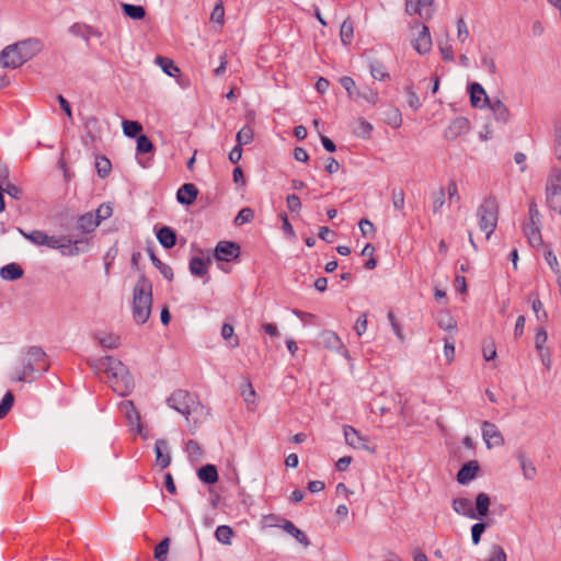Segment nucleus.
Wrapping results in <instances>:
<instances>
[{
	"instance_id": "1",
	"label": "nucleus",
	"mask_w": 561,
	"mask_h": 561,
	"mask_svg": "<svg viewBox=\"0 0 561 561\" xmlns=\"http://www.w3.org/2000/svg\"><path fill=\"white\" fill-rule=\"evenodd\" d=\"M49 368L47 355L38 346H28L18 357L9 378L13 382H33Z\"/></svg>"
},
{
	"instance_id": "2",
	"label": "nucleus",
	"mask_w": 561,
	"mask_h": 561,
	"mask_svg": "<svg viewBox=\"0 0 561 561\" xmlns=\"http://www.w3.org/2000/svg\"><path fill=\"white\" fill-rule=\"evenodd\" d=\"M41 49L42 43L36 38L9 45L0 54V65L4 68L15 69L32 59Z\"/></svg>"
},
{
	"instance_id": "3",
	"label": "nucleus",
	"mask_w": 561,
	"mask_h": 561,
	"mask_svg": "<svg viewBox=\"0 0 561 561\" xmlns=\"http://www.w3.org/2000/svg\"><path fill=\"white\" fill-rule=\"evenodd\" d=\"M152 284L145 276L139 275L133 288V319L137 324H144L151 314Z\"/></svg>"
},
{
	"instance_id": "4",
	"label": "nucleus",
	"mask_w": 561,
	"mask_h": 561,
	"mask_svg": "<svg viewBox=\"0 0 561 561\" xmlns=\"http://www.w3.org/2000/svg\"><path fill=\"white\" fill-rule=\"evenodd\" d=\"M102 367L108 378L111 387L119 396L128 394L134 388V379L127 367L118 359L106 356L102 359Z\"/></svg>"
},
{
	"instance_id": "5",
	"label": "nucleus",
	"mask_w": 561,
	"mask_h": 561,
	"mask_svg": "<svg viewBox=\"0 0 561 561\" xmlns=\"http://www.w3.org/2000/svg\"><path fill=\"white\" fill-rule=\"evenodd\" d=\"M477 218L481 231L490 239L497 226L499 205L494 197H486L477 208Z\"/></svg>"
},
{
	"instance_id": "6",
	"label": "nucleus",
	"mask_w": 561,
	"mask_h": 561,
	"mask_svg": "<svg viewBox=\"0 0 561 561\" xmlns=\"http://www.w3.org/2000/svg\"><path fill=\"white\" fill-rule=\"evenodd\" d=\"M88 240H73L66 236H46L45 247L59 250L64 255L75 256L88 248Z\"/></svg>"
},
{
	"instance_id": "7",
	"label": "nucleus",
	"mask_w": 561,
	"mask_h": 561,
	"mask_svg": "<svg viewBox=\"0 0 561 561\" xmlns=\"http://www.w3.org/2000/svg\"><path fill=\"white\" fill-rule=\"evenodd\" d=\"M546 203L550 209L561 214V169L552 168L546 182Z\"/></svg>"
},
{
	"instance_id": "8",
	"label": "nucleus",
	"mask_w": 561,
	"mask_h": 561,
	"mask_svg": "<svg viewBox=\"0 0 561 561\" xmlns=\"http://www.w3.org/2000/svg\"><path fill=\"white\" fill-rule=\"evenodd\" d=\"M168 405L182 415L188 417V415L198 408L199 403L190 392L185 390H176L168 399Z\"/></svg>"
},
{
	"instance_id": "9",
	"label": "nucleus",
	"mask_w": 561,
	"mask_h": 561,
	"mask_svg": "<svg viewBox=\"0 0 561 561\" xmlns=\"http://www.w3.org/2000/svg\"><path fill=\"white\" fill-rule=\"evenodd\" d=\"M482 438L489 449L504 445V437L497 426L489 421L481 424Z\"/></svg>"
},
{
	"instance_id": "10",
	"label": "nucleus",
	"mask_w": 561,
	"mask_h": 561,
	"mask_svg": "<svg viewBox=\"0 0 561 561\" xmlns=\"http://www.w3.org/2000/svg\"><path fill=\"white\" fill-rule=\"evenodd\" d=\"M320 343L328 350L343 354L348 357L347 350L340 336L332 330H323L320 335Z\"/></svg>"
},
{
	"instance_id": "11",
	"label": "nucleus",
	"mask_w": 561,
	"mask_h": 561,
	"mask_svg": "<svg viewBox=\"0 0 561 561\" xmlns=\"http://www.w3.org/2000/svg\"><path fill=\"white\" fill-rule=\"evenodd\" d=\"M344 438L348 446L356 449H364L370 453H375L374 447H369L368 438L360 435L353 426L345 425L343 427Z\"/></svg>"
},
{
	"instance_id": "12",
	"label": "nucleus",
	"mask_w": 561,
	"mask_h": 561,
	"mask_svg": "<svg viewBox=\"0 0 561 561\" xmlns=\"http://www.w3.org/2000/svg\"><path fill=\"white\" fill-rule=\"evenodd\" d=\"M239 255L240 247L232 241H220L214 250V256L217 261L230 262Z\"/></svg>"
},
{
	"instance_id": "13",
	"label": "nucleus",
	"mask_w": 561,
	"mask_h": 561,
	"mask_svg": "<svg viewBox=\"0 0 561 561\" xmlns=\"http://www.w3.org/2000/svg\"><path fill=\"white\" fill-rule=\"evenodd\" d=\"M470 129V123L465 117H456L453 119L444 130V138L448 141H454L458 137L467 134Z\"/></svg>"
},
{
	"instance_id": "14",
	"label": "nucleus",
	"mask_w": 561,
	"mask_h": 561,
	"mask_svg": "<svg viewBox=\"0 0 561 561\" xmlns=\"http://www.w3.org/2000/svg\"><path fill=\"white\" fill-rule=\"evenodd\" d=\"M408 14H417L420 18L428 20L433 15V0H408L405 3Z\"/></svg>"
},
{
	"instance_id": "15",
	"label": "nucleus",
	"mask_w": 561,
	"mask_h": 561,
	"mask_svg": "<svg viewBox=\"0 0 561 561\" xmlns=\"http://www.w3.org/2000/svg\"><path fill=\"white\" fill-rule=\"evenodd\" d=\"M480 469L479 462L477 460H470L465 463L457 473V482L461 485L468 484L472 481L478 471Z\"/></svg>"
},
{
	"instance_id": "16",
	"label": "nucleus",
	"mask_w": 561,
	"mask_h": 561,
	"mask_svg": "<svg viewBox=\"0 0 561 561\" xmlns=\"http://www.w3.org/2000/svg\"><path fill=\"white\" fill-rule=\"evenodd\" d=\"M541 222H526L523 226V231L533 248L542 245V237L540 232Z\"/></svg>"
},
{
	"instance_id": "17",
	"label": "nucleus",
	"mask_w": 561,
	"mask_h": 561,
	"mask_svg": "<svg viewBox=\"0 0 561 561\" xmlns=\"http://www.w3.org/2000/svg\"><path fill=\"white\" fill-rule=\"evenodd\" d=\"M469 93L470 102L473 107L483 108L490 101L483 87L478 82H473L469 85Z\"/></svg>"
},
{
	"instance_id": "18",
	"label": "nucleus",
	"mask_w": 561,
	"mask_h": 561,
	"mask_svg": "<svg viewBox=\"0 0 561 561\" xmlns=\"http://www.w3.org/2000/svg\"><path fill=\"white\" fill-rule=\"evenodd\" d=\"M198 195V190L193 183L183 184L176 192V201L181 205H192Z\"/></svg>"
},
{
	"instance_id": "19",
	"label": "nucleus",
	"mask_w": 561,
	"mask_h": 561,
	"mask_svg": "<svg viewBox=\"0 0 561 561\" xmlns=\"http://www.w3.org/2000/svg\"><path fill=\"white\" fill-rule=\"evenodd\" d=\"M69 32L89 42L90 37L101 38L102 32L91 25L76 23L70 26Z\"/></svg>"
},
{
	"instance_id": "20",
	"label": "nucleus",
	"mask_w": 561,
	"mask_h": 561,
	"mask_svg": "<svg viewBox=\"0 0 561 561\" xmlns=\"http://www.w3.org/2000/svg\"><path fill=\"white\" fill-rule=\"evenodd\" d=\"M100 226V220L94 217V214L89 211L79 216L77 220V230L81 233H90Z\"/></svg>"
},
{
	"instance_id": "21",
	"label": "nucleus",
	"mask_w": 561,
	"mask_h": 561,
	"mask_svg": "<svg viewBox=\"0 0 561 561\" xmlns=\"http://www.w3.org/2000/svg\"><path fill=\"white\" fill-rule=\"evenodd\" d=\"M493 113L494 118L500 123H507L510 119V111L507 106L500 100H490L486 104Z\"/></svg>"
},
{
	"instance_id": "22",
	"label": "nucleus",
	"mask_w": 561,
	"mask_h": 561,
	"mask_svg": "<svg viewBox=\"0 0 561 561\" xmlns=\"http://www.w3.org/2000/svg\"><path fill=\"white\" fill-rule=\"evenodd\" d=\"M154 453L157 463L161 467V469H165L170 466L171 457L168 451V443L164 439H157L154 444Z\"/></svg>"
},
{
	"instance_id": "23",
	"label": "nucleus",
	"mask_w": 561,
	"mask_h": 561,
	"mask_svg": "<svg viewBox=\"0 0 561 561\" xmlns=\"http://www.w3.org/2000/svg\"><path fill=\"white\" fill-rule=\"evenodd\" d=\"M413 47L419 54H426L430 51L432 47V38L427 26L422 27L419 36L413 43Z\"/></svg>"
},
{
	"instance_id": "24",
	"label": "nucleus",
	"mask_w": 561,
	"mask_h": 561,
	"mask_svg": "<svg viewBox=\"0 0 561 561\" xmlns=\"http://www.w3.org/2000/svg\"><path fill=\"white\" fill-rule=\"evenodd\" d=\"M453 510L462 516H466L470 519L474 518V510L472 507L471 500L467 497H457L453 501Z\"/></svg>"
},
{
	"instance_id": "25",
	"label": "nucleus",
	"mask_w": 561,
	"mask_h": 561,
	"mask_svg": "<svg viewBox=\"0 0 561 561\" xmlns=\"http://www.w3.org/2000/svg\"><path fill=\"white\" fill-rule=\"evenodd\" d=\"M280 527L283 528V530L285 533H287L288 535L294 537L304 547L310 546L311 542H310L308 536L302 530L297 528L293 522L285 519Z\"/></svg>"
},
{
	"instance_id": "26",
	"label": "nucleus",
	"mask_w": 561,
	"mask_h": 561,
	"mask_svg": "<svg viewBox=\"0 0 561 561\" xmlns=\"http://www.w3.org/2000/svg\"><path fill=\"white\" fill-rule=\"evenodd\" d=\"M491 500L486 493H479L476 496V508L474 510V518L473 519H482L488 516L490 511Z\"/></svg>"
},
{
	"instance_id": "27",
	"label": "nucleus",
	"mask_w": 561,
	"mask_h": 561,
	"mask_svg": "<svg viewBox=\"0 0 561 561\" xmlns=\"http://www.w3.org/2000/svg\"><path fill=\"white\" fill-rule=\"evenodd\" d=\"M157 239L165 249H171L176 243V233L170 227H162L157 232Z\"/></svg>"
},
{
	"instance_id": "28",
	"label": "nucleus",
	"mask_w": 561,
	"mask_h": 561,
	"mask_svg": "<svg viewBox=\"0 0 561 561\" xmlns=\"http://www.w3.org/2000/svg\"><path fill=\"white\" fill-rule=\"evenodd\" d=\"M23 275V270L18 263H9L1 267L0 276L4 280H15Z\"/></svg>"
},
{
	"instance_id": "29",
	"label": "nucleus",
	"mask_w": 561,
	"mask_h": 561,
	"mask_svg": "<svg viewBox=\"0 0 561 561\" xmlns=\"http://www.w3.org/2000/svg\"><path fill=\"white\" fill-rule=\"evenodd\" d=\"M197 477L207 484H213L218 480L217 468L214 465H206L198 469Z\"/></svg>"
},
{
	"instance_id": "30",
	"label": "nucleus",
	"mask_w": 561,
	"mask_h": 561,
	"mask_svg": "<svg viewBox=\"0 0 561 561\" xmlns=\"http://www.w3.org/2000/svg\"><path fill=\"white\" fill-rule=\"evenodd\" d=\"M210 263V259L204 261L203 259L195 256L190 261V272L198 277H204L207 275V265Z\"/></svg>"
},
{
	"instance_id": "31",
	"label": "nucleus",
	"mask_w": 561,
	"mask_h": 561,
	"mask_svg": "<svg viewBox=\"0 0 561 561\" xmlns=\"http://www.w3.org/2000/svg\"><path fill=\"white\" fill-rule=\"evenodd\" d=\"M119 410L129 421L130 424L137 423L139 425L140 416L133 403V401H122L119 403Z\"/></svg>"
},
{
	"instance_id": "32",
	"label": "nucleus",
	"mask_w": 561,
	"mask_h": 561,
	"mask_svg": "<svg viewBox=\"0 0 561 561\" xmlns=\"http://www.w3.org/2000/svg\"><path fill=\"white\" fill-rule=\"evenodd\" d=\"M369 71L371 77L376 80L386 81L390 79V75L386 67L378 60H373L369 62Z\"/></svg>"
},
{
	"instance_id": "33",
	"label": "nucleus",
	"mask_w": 561,
	"mask_h": 561,
	"mask_svg": "<svg viewBox=\"0 0 561 561\" xmlns=\"http://www.w3.org/2000/svg\"><path fill=\"white\" fill-rule=\"evenodd\" d=\"M18 231L21 236H23L26 240L32 242L35 245H45L47 233L43 230H33L31 232H26L22 228H18Z\"/></svg>"
},
{
	"instance_id": "34",
	"label": "nucleus",
	"mask_w": 561,
	"mask_h": 561,
	"mask_svg": "<svg viewBox=\"0 0 561 561\" xmlns=\"http://www.w3.org/2000/svg\"><path fill=\"white\" fill-rule=\"evenodd\" d=\"M437 324L440 329L455 333L457 331V323L448 312H442L438 314Z\"/></svg>"
},
{
	"instance_id": "35",
	"label": "nucleus",
	"mask_w": 561,
	"mask_h": 561,
	"mask_svg": "<svg viewBox=\"0 0 561 561\" xmlns=\"http://www.w3.org/2000/svg\"><path fill=\"white\" fill-rule=\"evenodd\" d=\"M157 64L170 77H176L180 73L179 67L170 58L159 56L157 57Z\"/></svg>"
},
{
	"instance_id": "36",
	"label": "nucleus",
	"mask_w": 561,
	"mask_h": 561,
	"mask_svg": "<svg viewBox=\"0 0 561 561\" xmlns=\"http://www.w3.org/2000/svg\"><path fill=\"white\" fill-rule=\"evenodd\" d=\"M122 9L125 15L133 20H142L146 15V11L141 5L122 3Z\"/></svg>"
},
{
	"instance_id": "37",
	"label": "nucleus",
	"mask_w": 561,
	"mask_h": 561,
	"mask_svg": "<svg viewBox=\"0 0 561 561\" xmlns=\"http://www.w3.org/2000/svg\"><path fill=\"white\" fill-rule=\"evenodd\" d=\"M185 451L191 461H199L203 457V451L196 440L190 439L185 445Z\"/></svg>"
},
{
	"instance_id": "38",
	"label": "nucleus",
	"mask_w": 561,
	"mask_h": 561,
	"mask_svg": "<svg viewBox=\"0 0 561 561\" xmlns=\"http://www.w3.org/2000/svg\"><path fill=\"white\" fill-rule=\"evenodd\" d=\"M233 530L230 526H227V525H221V526H218L217 529L215 530V537L216 539L224 543V545H230L231 543V539L233 537Z\"/></svg>"
},
{
	"instance_id": "39",
	"label": "nucleus",
	"mask_w": 561,
	"mask_h": 561,
	"mask_svg": "<svg viewBox=\"0 0 561 561\" xmlns=\"http://www.w3.org/2000/svg\"><path fill=\"white\" fill-rule=\"evenodd\" d=\"M354 27L353 22L347 18L341 25L340 37L344 45H348L353 39Z\"/></svg>"
},
{
	"instance_id": "40",
	"label": "nucleus",
	"mask_w": 561,
	"mask_h": 561,
	"mask_svg": "<svg viewBox=\"0 0 561 561\" xmlns=\"http://www.w3.org/2000/svg\"><path fill=\"white\" fill-rule=\"evenodd\" d=\"M149 256H150L152 264L159 270V272L162 274V276L164 278L171 280L174 276L171 266L162 263L153 252H150Z\"/></svg>"
},
{
	"instance_id": "41",
	"label": "nucleus",
	"mask_w": 561,
	"mask_h": 561,
	"mask_svg": "<svg viewBox=\"0 0 561 561\" xmlns=\"http://www.w3.org/2000/svg\"><path fill=\"white\" fill-rule=\"evenodd\" d=\"M122 127H123L124 135L129 138L136 137L142 130L141 124L136 121L125 119L122 123Z\"/></svg>"
},
{
	"instance_id": "42",
	"label": "nucleus",
	"mask_w": 561,
	"mask_h": 561,
	"mask_svg": "<svg viewBox=\"0 0 561 561\" xmlns=\"http://www.w3.org/2000/svg\"><path fill=\"white\" fill-rule=\"evenodd\" d=\"M404 92L407 94V102L409 104V106L414 111H419L422 106V103L416 94V92L414 91L413 87L411 84H407L404 87Z\"/></svg>"
},
{
	"instance_id": "43",
	"label": "nucleus",
	"mask_w": 561,
	"mask_h": 561,
	"mask_svg": "<svg viewBox=\"0 0 561 561\" xmlns=\"http://www.w3.org/2000/svg\"><path fill=\"white\" fill-rule=\"evenodd\" d=\"M253 136H254V133H253L252 127L249 125L243 126L237 133V136H236L237 142H238L237 145L242 147L243 145L250 144L253 140Z\"/></svg>"
},
{
	"instance_id": "44",
	"label": "nucleus",
	"mask_w": 561,
	"mask_h": 561,
	"mask_svg": "<svg viewBox=\"0 0 561 561\" xmlns=\"http://www.w3.org/2000/svg\"><path fill=\"white\" fill-rule=\"evenodd\" d=\"M234 335V329L231 324L229 323H225L222 327H221V336L224 340L226 341H230V346L231 347H238L240 342H239V339L237 336H233Z\"/></svg>"
},
{
	"instance_id": "45",
	"label": "nucleus",
	"mask_w": 561,
	"mask_h": 561,
	"mask_svg": "<svg viewBox=\"0 0 561 561\" xmlns=\"http://www.w3.org/2000/svg\"><path fill=\"white\" fill-rule=\"evenodd\" d=\"M95 168L100 178H106L111 171V161L104 157H96Z\"/></svg>"
},
{
	"instance_id": "46",
	"label": "nucleus",
	"mask_w": 561,
	"mask_h": 561,
	"mask_svg": "<svg viewBox=\"0 0 561 561\" xmlns=\"http://www.w3.org/2000/svg\"><path fill=\"white\" fill-rule=\"evenodd\" d=\"M359 98L365 100L367 103H369L371 105H375L379 100L378 93L368 87L364 88L363 90H358V92H356V99H359Z\"/></svg>"
},
{
	"instance_id": "47",
	"label": "nucleus",
	"mask_w": 561,
	"mask_h": 561,
	"mask_svg": "<svg viewBox=\"0 0 561 561\" xmlns=\"http://www.w3.org/2000/svg\"><path fill=\"white\" fill-rule=\"evenodd\" d=\"M341 85L345 89L347 92V95L351 100H356V92H358V89L356 88V83L351 77H342L340 79Z\"/></svg>"
},
{
	"instance_id": "48",
	"label": "nucleus",
	"mask_w": 561,
	"mask_h": 561,
	"mask_svg": "<svg viewBox=\"0 0 561 561\" xmlns=\"http://www.w3.org/2000/svg\"><path fill=\"white\" fill-rule=\"evenodd\" d=\"M14 397L11 391H8L0 402V420L3 419L12 409Z\"/></svg>"
},
{
	"instance_id": "49",
	"label": "nucleus",
	"mask_w": 561,
	"mask_h": 561,
	"mask_svg": "<svg viewBox=\"0 0 561 561\" xmlns=\"http://www.w3.org/2000/svg\"><path fill=\"white\" fill-rule=\"evenodd\" d=\"M391 201L394 209L402 210L405 204V195L402 188H393L391 192Z\"/></svg>"
},
{
	"instance_id": "50",
	"label": "nucleus",
	"mask_w": 561,
	"mask_h": 561,
	"mask_svg": "<svg viewBox=\"0 0 561 561\" xmlns=\"http://www.w3.org/2000/svg\"><path fill=\"white\" fill-rule=\"evenodd\" d=\"M253 218H254V211L251 208L245 207V208H242L238 213V215L234 218V224L238 226H241V225L252 221Z\"/></svg>"
},
{
	"instance_id": "51",
	"label": "nucleus",
	"mask_w": 561,
	"mask_h": 561,
	"mask_svg": "<svg viewBox=\"0 0 561 561\" xmlns=\"http://www.w3.org/2000/svg\"><path fill=\"white\" fill-rule=\"evenodd\" d=\"M169 547H170V539L164 538L159 545H157V547L154 549V558L159 561H164L168 556Z\"/></svg>"
},
{
	"instance_id": "52",
	"label": "nucleus",
	"mask_w": 561,
	"mask_h": 561,
	"mask_svg": "<svg viewBox=\"0 0 561 561\" xmlns=\"http://www.w3.org/2000/svg\"><path fill=\"white\" fill-rule=\"evenodd\" d=\"M547 340H548L547 331L543 328H538L536 330V335H535V348H536L537 352H541L543 350H547L545 347V344L547 343Z\"/></svg>"
},
{
	"instance_id": "53",
	"label": "nucleus",
	"mask_w": 561,
	"mask_h": 561,
	"mask_svg": "<svg viewBox=\"0 0 561 561\" xmlns=\"http://www.w3.org/2000/svg\"><path fill=\"white\" fill-rule=\"evenodd\" d=\"M210 21L214 22V23H217L219 25H222L224 24V21H225V9H224V5H222V2L219 1L218 3L215 4L213 11H211V14H210Z\"/></svg>"
},
{
	"instance_id": "54",
	"label": "nucleus",
	"mask_w": 561,
	"mask_h": 561,
	"mask_svg": "<svg viewBox=\"0 0 561 561\" xmlns=\"http://www.w3.org/2000/svg\"><path fill=\"white\" fill-rule=\"evenodd\" d=\"M553 153L556 158L561 161V124L554 126L553 135Z\"/></svg>"
},
{
	"instance_id": "55",
	"label": "nucleus",
	"mask_w": 561,
	"mask_h": 561,
	"mask_svg": "<svg viewBox=\"0 0 561 561\" xmlns=\"http://www.w3.org/2000/svg\"><path fill=\"white\" fill-rule=\"evenodd\" d=\"M371 130H373V125L370 123H368L364 118H359L358 119L357 126H356V129H355V133L358 136H360L363 138H367V137H369Z\"/></svg>"
},
{
	"instance_id": "56",
	"label": "nucleus",
	"mask_w": 561,
	"mask_h": 561,
	"mask_svg": "<svg viewBox=\"0 0 561 561\" xmlns=\"http://www.w3.org/2000/svg\"><path fill=\"white\" fill-rule=\"evenodd\" d=\"M153 145L146 135H140L137 138V151L140 153H148L152 151Z\"/></svg>"
},
{
	"instance_id": "57",
	"label": "nucleus",
	"mask_w": 561,
	"mask_h": 561,
	"mask_svg": "<svg viewBox=\"0 0 561 561\" xmlns=\"http://www.w3.org/2000/svg\"><path fill=\"white\" fill-rule=\"evenodd\" d=\"M531 307L538 321L546 322L548 320V313L545 311L543 305L538 298L533 300Z\"/></svg>"
},
{
	"instance_id": "58",
	"label": "nucleus",
	"mask_w": 561,
	"mask_h": 561,
	"mask_svg": "<svg viewBox=\"0 0 561 561\" xmlns=\"http://www.w3.org/2000/svg\"><path fill=\"white\" fill-rule=\"evenodd\" d=\"M445 190L440 187L436 193L433 195V213L437 214L440 211L442 207L445 204Z\"/></svg>"
},
{
	"instance_id": "59",
	"label": "nucleus",
	"mask_w": 561,
	"mask_h": 561,
	"mask_svg": "<svg viewBox=\"0 0 561 561\" xmlns=\"http://www.w3.org/2000/svg\"><path fill=\"white\" fill-rule=\"evenodd\" d=\"M242 397L244 399V401L247 402L248 407L250 408L251 405H254L255 404V397H256V393H255V390L253 389L251 382H247L244 385V388L242 390Z\"/></svg>"
},
{
	"instance_id": "60",
	"label": "nucleus",
	"mask_w": 561,
	"mask_h": 561,
	"mask_svg": "<svg viewBox=\"0 0 561 561\" xmlns=\"http://www.w3.org/2000/svg\"><path fill=\"white\" fill-rule=\"evenodd\" d=\"M486 528L485 523H477L471 527V539L473 545H479L481 536Z\"/></svg>"
},
{
	"instance_id": "61",
	"label": "nucleus",
	"mask_w": 561,
	"mask_h": 561,
	"mask_svg": "<svg viewBox=\"0 0 561 561\" xmlns=\"http://www.w3.org/2000/svg\"><path fill=\"white\" fill-rule=\"evenodd\" d=\"M486 561H506V553L504 549L499 545L492 546L490 557Z\"/></svg>"
},
{
	"instance_id": "62",
	"label": "nucleus",
	"mask_w": 561,
	"mask_h": 561,
	"mask_svg": "<svg viewBox=\"0 0 561 561\" xmlns=\"http://www.w3.org/2000/svg\"><path fill=\"white\" fill-rule=\"evenodd\" d=\"M112 207L108 204H102L98 207L95 210L94 217L100 220V224L111 217L112 215Z\"/></svg>"
},
{
	"instance_id": "63",
	"label": "nucleus",
	"mask_w": 561,
	"mask_h": 561,
	"mask_svg": "<svg viewBox=\"0 0 561 561\" xmlns=\"http://www.w3.org/2000/svg\"><path fill=\"white\" fill-rule=\"evenodd\" d=\"M100 344L105 348H116L119 345V337L113 334L99 339Z\"/></svg>"
},
{
	"instance_id": "64",
	"label": "nucleus",
	"mask_w": 561,
	"mask_h": 561,
	"mask_svg": "<svg viewBox=\"0 0 561 561\" xmlns=\"http://www.w3.org/2000/svg\"><path fill=\"white\" fill-rule=\"evenodd\" d=\"M287 207L291 213H298L301 209V202L298 195L289 194L286 197Z\"/></svg>"
}]
</instances>
